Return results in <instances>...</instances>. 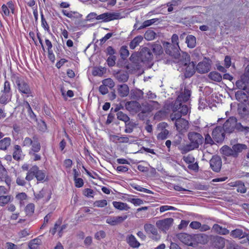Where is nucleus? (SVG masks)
Instances as JSON below:
<instances>
[{"mask_svg": "<svg viewBox=\"0 0 249 249\" xmlns=\"http://www.w3.org/2000/svg\"><path fill=\"white\" fill-rule=\"evenodd\" d=\"M191 95V90L189 88L185 86H182L181 88L180 93L178 96L177 100L175 101L172 107V110L176 112L182 108V102H186L188 101Z\"/></svg>", "mask_w": 249, "mask_h": 249, "instance_id": "obj_4", "label": "nucleus"}, {"mask_svg": "<svg viewBox=\"0 0 249 249\" xmlns=\"http://www.w3.org/2000/svg\"><path fill=\"white\" fill-rule=\"evenodd\" d=\"M127 218V215L125 214L122 216L110 217L107 219L106 222L112 226H115L123 223Z\"/></svg>", "mask_w": 249, "mask_h": 249, "instance_id": "obj_20", "label": "nucleus"}, {"mask_svg": "<svg viewBox=\"0 0 249 249\" xmlns=\"http://www.w3.org/2000/svg\"><path fill=\"white\" fill-rule=\"evenodd\" d=\"M238 113L240 117V119L249 117L248 111L246 107L241 106L238 107Z\"/></svg>", "mask_w": 249, "mask_h": 249, "instance_id": "obj_41", "label": "nucleus"}, {"mask_svg": "<svg viewBox=\"0 0 249 249\" xmlns=\"http://www.w3.org/2000/svg\"><path fill=\"white\" fill-rule=\"evenodd\" d=\"M36 142L40 143L37 136L36 135H34L33 137V139L28 137H25L23 140L22 145V146L28 147L30 146L32 147L33 145H34V143Z\"/></svg>", "mask_w": 249, "mask_h": 249, "instance_id": "obj_22", "label": "nucleus"}, {"mask_svg": "<svg viewBox=\"0 0 249 249\" xmlns=\"http://www.w3.org/2000/svg\"><path fill=\"white\" fill-rule=\"evenodd\" d=\"M11 139L9 137H5L0 140V150L6 151L11 145Z\"/></svg>", "mask_w": 249, "mask_h": 249, "instance_id": "obj_27", "label": "nucleus"}, {"mask_svg": "<svg viewBox=\"0 0 249 249\" xmlns=\"http://www.w3.org/2000/svg\"><path fill=\"white\" fill-rule=\"evenodd\" d=\"M213 139L212 138L209 134L205 135L204 142H206V143L209 144L210 145H213L215 143Z\"/></svg>", "mask_w": 249, "mask_h": 249, "instance_id": "obj_59", "label": "nucleus"}, {"mask_svg": "<svg viewBox=\"0 0 249 249\" xmlns=\"http://www.w3.org/2000/svg\"><path fill=\"white\" fill-rule=\"evenodd\" d=\"M236 131L246 135L249 132V126L248 124L244 125L237 122Z\"/></svg>", "mask_w": 249, "mask_h": 249, "instance_id": "obj_46", "label": "nucleus"}, {"mask_svg": "<svg viewBox=\"0 0 249 249\" xmlns=\"http://www.w3.org/2000/svg\"><path fill=\"white\" fill-rule=\"evenodd\" d=\"M167 126L168 124L165 122H161L158 124V128L160 130L157 135L158 140H164L167 138L169 134V131L166 129Z\"/></svg>", "mask_w": 249, "mask_h": 249, "instance_id": "obj_17", "label": "nucleus"}, {"mask_svg": "<svg viewBox=\"0 0 249 249\" xmlns=\"http://www.w3.org/2000/svg\"><path fill=\"white\" fill-rule=\"evenodd\" d=\"M117 117L119 120L124 122L125 123H127L129 121V117L122 111H118L117 113Z\"/></svg>", "mask_w": 249, "mask_h": 249, "instance_id": "obj_49", "label": "nucleus"}, {"mask_svg": "<svg viewBox=\"0 0 249 249\" xmlns=\"http://www.w3.org/2000/svg\"><path fill=\"white\" fill-rule=\"evenodd\" d=\"M37 171V166L34 165L28 170L25 179L27 181L32 180L34 177H36V173Z\"/></svg>", "mask_w": 249, "mask_h": 249, "instance_id": "obj_30", "label": "nucleus"}, {"mask_svg": "<svg viewBox=\"0 0 249 249\" xmlns=\"http://www.w3.org/2000/svg\"><path fill=\"white\" fill-rule=\"evenodd\" d=\"M139 58H140V53L134 52L132 53L130 57H129V60L132 62H135L136 61L139 60Z\"/></svg>", "mask_w": 249, "mask_h": 249, "instance_id": "obj_61", "label": "nucleus"}, {"mask_svg": "<svg viewBox=\"0 0 249 249\" xmlns=\"http://www.w3.org/2000/svg\"><path fill=\"white\" fill-rule=\"evenodd\" d=\"M178 239L183 244L193 246L196 243L204 244L207 242V236L205 234L190 235L186 233H180L177 235Z\"/></svg>", "mask_w": 249, "mask_h": 249, "instance_id": "obj_3", "label": "nucleus"}, {"mask_svg": "<svg viewBox=\"0 0 249 249\" xmlns=\"http://www.w3.org/2000/svg\"><path fill=\"white\" fill-rule=\"evenodd\" d=\"M141 111L144 113H147L151 111V107L150 106L149 102L142 103V105H141Z\"/></svg>", "mask_w": 249, "mask_h": 249, "instance_id": "obj_52", "label": "nucleus"}, {"mask_svg": "<svg viewBox=\"0 0 249 249\" xmlns=\"http://www.w3.org/2000/svg\"><path fill=\"white\" fill-rule=\"evenodd\" d=\"M128 201L135 205H141L143 203V201L140 198H129Z\"/></svg>", "mask_w": 249, "mask_h": 249, "instance_id": "obj_64", "label": "nucleus"}, {"mask_svg": "<svg viewBox=\"0 0 249 249\" xmlns=\"http://www.w3.org/2000/svg\"><path fill=\"white\" fill-rule=\"evenodd\" d=\"M47 195V200H48L51 198V193L47 189H42L38 193L35 194V197L37 199H40Z\"/></svg>", "mask_w": 249, "mask_h": 249, "instance_id": "obj_34", "label": "nucleus"}, {"mask_svg": "<svg viewBox=\"0 0 249 249\" xmlns=\"http://www.w3.org/2000/svg\"><path fill=\"white\" fill-rule=\"evenodd\" d=\"M225 130L223 126H217L213 131V138L217 143L222 142L225 139Z\"/></svg>", "mask_w": 249, "mask_h": 249, "instance_id": "obj_7", "label": "nucleus"}, {"mask_svg": "<svg viewBox=\"0 0 249 249\" xmlns=\"http://www.w3.org/2000/svg\"><path fill=\"white\" fill-rule=\"evenodd\" d=\"M124 67L127 70L128 72L130 73H135L137 72L142 73L143 72V70H141L140 63H127V65H124Z\"/></svg>", "mask_w": 249, "mask_h": 249, "instance_id": "obj_19", "label": "nucleus"}, {"mask_svg": "<svg viewBox=\"0 0 249 249\" xmlns=\"http://www.w3.org/2000/svg\"><path fill=\"white\" fill-rule=\"evenodd\" d=\"M115 77L120 82H126L128 79V74L127 72L118 71L115 74Z\"/></svg>", "mask_w": 249, "mask_h": 249, "instance_id": "obj_32", "label": "nucleus"}, {"mask_svg": "<svg viewBox=\"0 0 249 249\" xmlns=\"http://www.w3.org/2000/svg\"><path fill=\"white\" fill-rule=\"evenodd\" d=\"M14 148V151L13 154V157L16 160H19L22 153V150L20 146L18 145H15Z\"/></svg>", "mask_w": 249, "mask_h": 249, "instance_id": "obj_42", "label": "nucleus"}, {"mask_svg": "<svg viewBox=\"0 0 249 249\" xmlns=\"http://www.w3.org/2000/svg\"><path fill=\"white\" fill-rule=\"evenodd\" d=\"M41 18L42 26L45 30L49 31V26L48 24L47 21L45 19L42 12L41 13Z\"/></svg>", "mask_w": 249, "mask_h": 249, "instance_id": "obj_60", "label": "nucleus"}, {"mask_svg": "<svg viewBox=\"0 0 249 249\" xmlns=\"http://www.w3.org/2000/svg\"><path fill=\"white\" fill-rule=\"evenodd\" d=\"M126 109L132 112H139L141 111V104L137 101H131L125 103Z\"/></svg>", "mask_w": 249, "mask_h": 249, "instance_id": "obj_18", "label": "nucleus"}, {"mask_svg": "<svg viewBox=\"0 0 249 249\" xmlns=\"http://www.w3.org/2000/svg\"><path fill=\"white\" fill-rule=\"evenodd\" d=\"M179 47L173 46L171 44L166 42L165 48V53L174 58H178L180 55L179 52Z\"/></svg>", "mask_w": 249, "mask_h": 249, "instance_id": "obj_15", "label": "nucleus"}, {"mask_svg": "<svg viewBox=\"0 0 249 249\" xmlns=\"http://www.w3.org/2000/svg\"><path fill=\"white\" fill-rule=\"evenodd\" d=\"M46 177L45 173L42 170H40L37 166V171L36 173V178L38 181H41L45 179Z\"/></svg>", "mask_w": 249, "mask_h": 249, "instance_id": "obj_50", "label": "nucleus"}, {"mask_svg": "<svg viewBox=\"0 0 249 249\" xmlns=\"http://www.w3.org/2000/svg\"><path fill=\"white\" fill-rule=\"evenodd\" d=\"M212 231L219 235H225L230 233V231L225 227L217 224H214L212 228Z\"/></svg>", "mask_w": 249, "mask_h": 249, "instance_id": "obj_21", "label": "nucleus"}, {"mask_svg": "<svg viewBox=\"0 0 249 249\" xmlns=\"http://www.w3.org/2000/svg\"><path fill=\"white\" fill-rule=\"evenodd\" d=\"M211 68L210 63H198L196 67V71L199 73L208 72Z\"/></svg>", "mask_w": 249, "mask_h": 249, "instance_id": "obj_25", "label": "nucleus"}, {"mask_svg": "<svg viewBox=\"0 0 249 249\" xmlns=\"http://www.w3.org/2000/svg\"><path fill=\"white\" fill-rule=\"evenodd\" d=\"M195 63H182L181 71L186 78L191 77L195 72Z\"/></svg>", "mask_w": 249, "mask_h": 249, "instance_id": "obj_10", "label": "nucleus"}, {"mask_svg": "<svg viewBox=\"0 0 249 249\" xmlns=\"http://www.w3.org/2000/svg\"><path fill=\"white\" fill-rule=\"evenodd\" d=\"M106 71L105 67H95L93 68L92 73L94 76H101L106 73Z\"/></svg>", "mask_w": 249, "mask_h": 249, "instance_id": "obj_38", "label": "nucleus"}, {"mask_svg": "<svg viewBox=\"0 0 249 249\" xmlns=\"http://www.w3.org/2000/svg\"><path fill=\"white\" fill-rule=\"evenodd\" d=\"M40 149V143H37V142L35 143L34 145L31 147L29 151V155L33 161H36L41 160V156L39 153Z\"/></svg>", "mask_w": 249, "mask_h": 249, "instance_id": "obj_8", "label": "nucleus"}, {"mask_svg": "<svg viewBox=\"0 0 249 249\" xmlns=\"http://www.w3.org/2000/svg\"><path fill=\"white\" fill-rule=\"evenodd\" d=\"M143 37L142 36H136L129 43V47L131 49H134L142 41Z\"/></svg>", "mask_w": 249, "mask_h": 249, "instance_id": "obj_37", "label": "nucleus"}, {"mask_svg": "<svg viewBox=\"0 0 249 249\" xmlns=\"http://www.w3.org/2000/svg\"><path fill=\"white\" fill-rule=\"evenodd\" d=\"M13 197L11 195H2L0 196V206H4L13 201Z\"/></svg>", "mask_w": 249, "mask_h": 249, "instance_id": "obj_33", "label": "nucleus"}, {"mask_svg": "<svg viewBox=\"0 0 249 249\" xmlns=\"http://www.w3.org/2000/svg\"><path fill=\"white\" fill-rule=\"evenodd\" d=\"M126 240L129 246L132 248H137L140 245V243L136 240L135 236L132 234L128 235L126 237Z\"/></svg>", "mask_w": 249, "mask_h": 249, "instance_id": "obj_31", "label": "nucleus"}, {"mask_svg": "<svg viewBox=\"0 0 249 249\" xmlns=\"http://www.w3.org/2000/svg\"><path fill=\"white\" fill-rule=\"evenodd\" d=\"M187 137L189 143L181 145L179 148L182 154L198 149L199 145H202L204 142V138L202 135L196 132H189L187 134Z\"/></svg>", "mask_w": 249, "mask_h": 249, "instance_id": "obj_1", "label": "nucleus"}, {"mask_svg": "<svg viewBox=\"0 0 249 249\" xmlns=\"http://www.w3.org/2000/svg\"><path fill=\"white\" fill-rule=\"evenodd\" d=\"M156 33L152 30H148L144 34V38L147 40H152L156 36Z\"/></svg>", "mask_w": 249, "mask_h": 249, "instance_id": "obj_51", "label": "nucleus"}, {"mask_svg": "<svg viewBox=\"0 0 249 249\" xmlns=\"http://www.w3.org/2000/svg\"><path fill=\"white\" fill-rule=\"evenodd\" d=\"M113 206L117 209L119 210H128L129 209V207L128 206L126 203L121 202H117V201H113Z\"/></svg>", "mask_w": 249, "mask_h": 249, "instance_id": "obj_44", "label": "nucleus"}, {"mask_svg": "<svg viewBox=\"0 0 249 249\" xmlns=\"http://www.w3.org/2000/svg\"><path fill=\"white\" fill-rule=\"evenodd\" d=\"M12 80L17 85L18 90L21 93L25 94L27 97L31 95V90L22 76L18 74H13L12 76Z\"/></svg>", "mask_w": 249, "mask_h": 249, "instance_id": "obj_5", "label": "nucleus"}, {"mask_svg": "<svg viewBox=\"0 0 249 249\" xmlns=\"http://www.w3.org/2000/svg\"><path fill=\"white\" fill-rule=\"evenodd\" d=\"M120 15L117 13H105L96 17L97 20H103L105 22L109 21L112 20L118 19Z\"/></svg>", "mask_w": 249, "mask_h": 249, "instance_id": "obj_12", "label": "nucleus"}, {"mask_svg": "<svg viewBox=\"0 0 249 249\" xmlns=\"http://www.w3.org/2000/svg\"><path fill=\"white\" fill-rule=\"evenodd\" d=\"M153 52L156 55L157 61L160 60V57L163 55V51L161 45L154 43L152 45Z\"/></svg>", "mask_w": 249, "mask_h": 249, "instance_id": "obj_23", "label": "nucleus"}, {"mask_svg": "<svg viewBox=\"0 0 249 249\" xmlns=\"http://www.w3.org/2000/svg\"><path fill=\"white\" fill-rule=\"evenodd\" d=\"M210 164L213 171L219 172L222 166V160L220 157L216 155L213 156L210 160Z\"/></svg>", "mask_w": 249, "mask_h": 249, "instance_id": "obj_13", "label": "nucleus"}, {"mask_svg": "<svg viewBox=\"0 0 249 249\" xmlns=\"http://www.w3.org/2000/svg\"><path fill=\"white\" fill-rule=\"evenodd\" d=\"M155 22V19H149V20H145L144 21L142 25H141L139 28L138 29H143L146 27H148L151 25H152V24H153L154 22Z\"/></svg>", "mask_w": 249, "mask_h": 249, "instance_id": "obj_58", "label": "nucleus"}, {"mask_svg": "<svg viewBox=\"0 0 249 249\" xmlns=\"http://www.w3.org/2000/svg\"><path fill=\"white\" fill-rule=\"evenodd\" d=\"M132 186V187L134 189H135V190H136L137 191H140V192H144V193H146L149 194H153V193L151 190H148V189H146V188H143V187H141L140 185H133Z\"/></svg>", "mask_w": 249, "mask_h": 249, "instance_id": "obj_56", "label": "nucleus"}, {"mask_svg": "<svg viewBox=\"0 0 249 249\" xmlns=\"http://www.w3.org/2000/svg\"><path fill=\"white\" fill-rule=\"evenodd\" d=\"M189 111V108L187 106H182V108L176 112L173 111L170 115V118L172 121L176 120L175 126L178 131L184 132L188 128V122L181 118V115H186Z\"/></svg>", "mask_w": 249, "mask_h": 249, "instance_id": "obj_2", "label": "nucleus"}, {"mask_svg": "<svg viewBox=\"0 0 249 249\" xmlns=\"http://www.w3.org/2000/svg\"><path fill=\"white\" fill-rule=\"evenodd\" d=\"M247 146L244 144L237 143L232 146V150L236 155V158L238 156L239 153L242 152L243 150L247 149Z\"/></svg>", "mask_w": 249, "mask_h": 249, "instance_id": "obj_36", "label": "nucleus"}, {"mask_svg": "<svg viewBox=\"0 0 249 249\" xmlns=\"http://www.w3.org/2000/svg\"><path fill=\"white\" fill-rule=\"evenodd\" d=\"M209 78L213 81L220 82L222 79L221 75L216 71H212L208 75Z\"/></svg>", "mask_w": 249, "mask_h": 249, "instance_id": "obj_40", "label": "nucleus"}, {"mask_svg": "<svg viewBox=\"0 0 249 249\" xmlns=\"http://www.w3.org/2000/svg\"><path fill=\"white\" fill-rule=\"evenodd\" d=\"M237 119L235 117H231L223 124L226 133H231L237 129Z\"/></svg>", "mask_w": 249, "mask_h": 249, "instance_id": "obj_6", "label": "nucleus"}, {"mask_svg": "<svg viewBox=\"0 0 249 249\" xmlns=\"http://www.w3.org/2000/svg\"><path fill=\"white\" fill-rule=\"evenodd\" d=\"M119 53L120 56L123 60H126L129 54L127 47L126 46H122L120 48Z\"/></svg>", "mask_w": 249, "mask_h": 249, "instance_id": "obj_43", "label": "nucleus"}, {"mask_svg": "<svg viewBox=\"0 0 249 249\" xmlns=\"http://www.w3.org/2000/svg\"><path fill=\"white\" fill-rule=\"evenodd\" d=\"M230 236L233 238L244 239L246 238L247 235L248 234L246 232H244L241 229H236L234 230L230 231Z\"/></svg>", "mask_w": 249, "mask_h": 249, "instance_id": "obj_24", "label": "nucleus"}, {"mask_svg": "<svg viewBox=\"0 0 249 249\" xmlns=\"http://www.w3.org/2000/svg\"><path fill=\"white\" fill-rule=\"evenodd\" d=\"M118 92L121 97H124L129 94V89L127 85H121L118 86Z\"/></svg>", "mask_w": 249, "mask_h": 249, "instance_id": "obj_29", "label": "nucleus"}, {"mask_svg": "<svg viewBox=\"0 0 249 249\" xmlns=\"http://www.w3.org/2000/svg\"><path fill=\"white\" fill-rule=\"evenodd\" d=\"M93 205L95 207L102 208L107 205V202L105 199L97 200L94 202Z\"/></svg>", "mask_w": 249, "mask_h": 249, "instance_id": "obj_57", "label": "nucleus"}, {"mask_svg": "<svg viewBox=\"0 0 249 249\" xmlns=\"http://www.w3.org/2000/svg\"><path fill=\"white\" fill-rule=\"evenodd\" d=\"M102 84L110 89L113 88L115 86V83L112 79L111 78H107L102 81Z\"/></svg>", "mask_w": 249, "mask_h": 249, "instance_id": "obj_54", "label": "nucleus"}, {"mask_svg": "<svg viewBox=\"0 0 249 249\" xmlns=\"http://www.w3.org/2000/svg\"><path fill=\"white\" fill-rule=\"evenodd\" d=\"M130 98L131 99L139 100L143 98V92L140 89H134L130 91Z\"/></svg>", "mask_w": 249, "mask_h": 249, "instance_id": "obj_28", "label": "nucleus"}, {"mask_svg": "<svg viewBox=\"0 0 249 249\" xmlns=\"http://www.w3.org/2000/svg\"><path fill=\"white\" fill-rule=\"evenodd\" d=\"M140 59L142 62L151 61L153 57V55L150 49L147 47L142 48L140 52Z\"/></svg>", "mask_w": 249, "mask_h": 249, "instance_id": "obj_14", "label": "nucleus"}, {"mask_svg": "<svg viewBox=\"0 0 249 249\" xmlns=\"http://www.w3.org/2000/svg\"><path fill=\"white\" fill-rule=\"evenodd\" d=\"M10 94L2 92V94L0 97V103L6 104L9 99Z\"/></svg>", "mask_w": 249, "mask_h": 249, "instance_id": "obj_55", "label": "nucleus"}, {"mask_svg": "<svg viewBox=\"0 0 249 249\" xmlns=\"http://www.w3.org/2000/svg\"><path fill=\"white\" fill-rule=\"evenodd\" d=\"M174 219L172 218H164L156 222V226L161 231L166 232L172 226Z\"/></svg>", "mask_w": 249, "mask_h": 249, "instance_id": "obj_9", "label": "nucleus"}, {"mask_svg": "<svg viewBox=\"0 0 249 249\" xmlns=\"http://www.w3.org/2000/svg\"><path fill=\"white\" fill-rule=\"evenodd\" d=\"M145 231L148 233H151L153 235H157L158 231L154 225L150 224H146L144 226Z\"/></svg>", "mask_w": 249, "mask_h": 249, "instance_id": "obj_39", "label": "nucleus"}, {"mask_svg": "<svg viewBox=\"0 0 249 249\" xmlns=\"http://www.w3.org/2000/svg\"><path fill=\"white\" fill-rule=\"evenodd\" d=\"M132 138H133V137L132 136H123V137H120V142L122 143H131L133 142H134L135 140L133 139H132Z\"/></svg>", "mask_w": 249, "mask_h": 249, "instance_id": "obj_53", "label": "nucleus"}, {"mask_svg": "<svg viewBox=\"0 0 249 249\" xmlns=\"http://www.w3.org/2000/svg\"><path fill=\"white\" fill-rule=\"evenodd\" d=\"M247 189L244 183L239 182L238 183L237 191L241 193H245L246 192Z\"/></svg>", "mask_w": 249, "mask_h": 249, "instance_id": "obj_62", "label": "nucleus"}, {"mask_svg": "<svg viewBox=\"0 0 249 249\" xmlns=\"http://www.w3.org/2000/svg\"><path fill=\"white\" fill-rule=\"evenodd\" d=\"M149 103L151 107V111L154 109H158L160 107V104L157 101H150Z\"/></svg>", "mask_w": 249, "mask_h": 249, "instance_id": "obj_63", "label": "nucleus"}, {"mask_svg": "<svg viewBox=\"0 0 249 249\" xmlns=\"http://www.w3.org/2000/svg\"><path fill=\"white\" fill-rule=\"evenodd\" d=\"M177 58L180 62H188L190 61L189 55L185 52H182L181 53H180V55Z\"/></svg>", "mask_w": 249, "mask_h": 249, "instance_id": "obj_48", "label": "nucleus"}, {"mask_svg": "<svg viewBox=\"0 0 249 249\" xmlns=\"http://www.w3.org/2000/svg\"><path fill=\"white\" fill-rule=\"evenodd\" d=\"M221 150L222 153L226 156H232L236 158V155L234 153L232 147L231 148L227 145H225L221 148Z\"/></svg>", "mask_w": 249, "mask_h": 249, "instance_id": "obj_35", "label": "nucleus"}, {"mask_svg": "<svg viewBox=\"0 0 249 249\" xmlns=\"http://www.w3.org/2000/svg\"><path fill=\"white\" fill-rule=\"evenodd\" d=\"M0 181H4L7 187H11L12 179L8 175L6 169L0 161Z\"/></svg>", "mask_w": 249, "mask_h": 249, "instance_id": "obj_11", "label": "nucleus"}, {"mask_svg": "<svg viewBox=\"0 0 249 249\" xmlns=\"http://www.w3.org/2000/svg\"><path fill=\"white\" fill-rule=\"evenodd\" d=\"M211 241L213 246L218 249H222L225 245V239L218 235L212 236Z\"/></svg>", "mask_w": 249, "mask_h": 249, "instance_id": "obj_16", "label": "nucleus"}, {"mask_svg": "<svg viewBox=\"0 0 249 249\" xmlns=\"http://www.w3.org/2000/svg\"><path fill=\"white\" fill-rule=\"evenodd\" d=\"M185 42L188 47L193 48L196 45V38L192 35H189L186 37Z\"/></svg>", "mask_w": 249, "mask_h": 249, "instance_id": "obj_45", "label": "nucleus"}, {"mask_svg": "<svg viewBox=\"0 0 249 249\" xmlns=\"http://www.w3.org/2000/svg\"><path fill=\"white\" fill-rule=\"evenodd\" d=\"M41 244V240L39 238L34 239L30 241L28 244L30 249H37L38 245Z\"/></svg>", "mask_w": 249, "mask_h": 249, "instance_id": "obj_47", "label": "nucleus"}, {"mask_svg": "<svg viewBox=\"0 0 249 249\" xmlns=\"http://www.w3.org/2000/svg\"><path fill=\"white\" fill-rule=\"evenodd\" d=\"M249 92H248V94L244 91L240 90L235 92L236 99L240 102H245L248 100V96Z\"/></svg>", "mask_w": 249, "mask_h": 249, "instance_id": "obj_26", "label": "nucleus"}]
</instances>
